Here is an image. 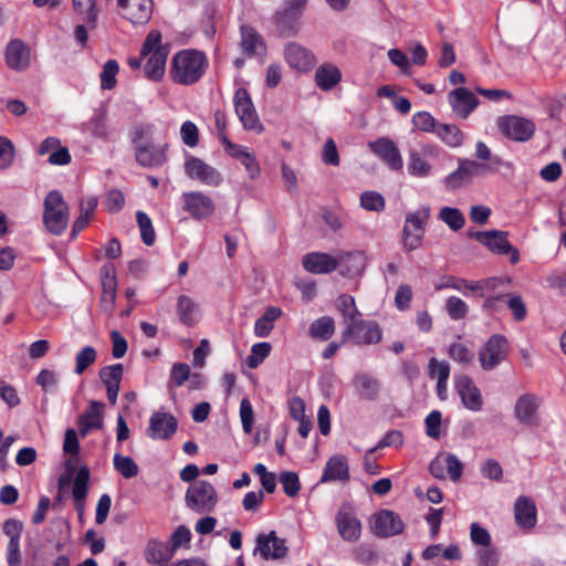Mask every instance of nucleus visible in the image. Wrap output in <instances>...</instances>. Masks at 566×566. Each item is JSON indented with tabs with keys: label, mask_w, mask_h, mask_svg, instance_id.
<instances>
[{
	"label": "nucleus",
	"mask_w": 566,
	"mask_h": 566,
	"mask_svg": "<svg viewBox=\"0 0 566 566\" xmlns=\"http://www.w3.org/2000/svg\"><path fill=\"white\" fill-rule=\"evenodd\" d=\"M428 375L430 378L437 381L449 380L450 377V365L446 360H438L431 358L428 364Z\"/></svg>",
	"instance_id": "nucleus-56"
},
{
	"label": "nucleus",
	"mask_w": 566,
	"mask_h": 566,
	"mask_svg": "<svg viewBox=\"0 0 566 566\" xmlns=\"http://www.w3.org/2000/svg\"><path fill=\"white\" fill-rule=\"evenodd\" d=\"M136 220L140 230V237L143 242L148 247L153 245L156 240V233L153 227L151 219L148 217L146 212L137 211Z\"/></svg>",
	"instance_id": "nucleus-46"
},
{
	"label": "nucleus",
	"mask_w": 566,
	"mask_h": 566,
	"mask_svg": "<svg viewBox=\"0 0 566 566\" xmlns=\"http://www.w3.org/2000/svg\"><path fill=\"white\" fill-rule=\"evenodd\" d=\"M184 210L196 220H207L216 212V203L201 191H189L182 195Z\"/></svg>",
	"instance_id": "nucleus-13"
},
{
	"label": "nucleus",
	"mask_w": 566,
	"mask_h": 566,
	"mask_svg": "<svg viewBox=\"0 0 566 566\" xmlns=\"http://www.w3.org/2000/svg\"><path fill=\"white\" fill-rule=\"evenodd\" d=\"M128 136L134 145L135 160L140 167L158 169L168 163L170 145L165 127L150 122H139L132 125Z\"/></svg>",
	"instance_id": "nucleus-1"
},
{
	"label": "nucleus",
	"mask_w": 566,
	"mask_h": 566,
	"mask_svg": "<svg viewBox=\"0 0 566 566\" xmlns=\"http://www.w3.org/2000/svg\"><path fill=\"white\" fill-rule=\"evenodd\" d=\"M454 386L458 395L461 398L463 406L474 412L482 410L483 397L474 384V381L467 375L455 377Z\"/></svg>",
	"instance_id": "nucleus-17"
},
{
	"label": "nucleus",
	"mask_w": 566,
	"mask_h": 566,
	"mask_svg": "<svg viewBox=\"0 0 566 566\" xmlns=\"http://www.w3.org/2000/svg\"><path fill=\"white\" fill-rule=\"evenodd\" d=\"M436 134L449 147L458 148L463 144L464 134L453 124H439Z\"/></svg>",
	"instance_id": "nucleus-38"
},
{
	"label": "nucleus",
	"mask_w": 566,
	"mask_h": 566,
	"mask_svg": "<svg viewBox=\"0 0 566 566\" xmlns=\"http://www.w3.org/2000/svg\"><path fill=\"white\" fill-rule=\"evenodd\" d=\"M185 172L190 179L212 187L219 186L223 180L222 175L214 167L195 156H189L186 159Z\"/></svg>",
	"instance_id": "nucleus-14"
},
{
	"label": "nucleus",
	"mask_w": 566,
	"mask_h": 566,
	"mask_svg": "<svg viewBox=\"0 0 566 566\" xmlns=\"http://www.w3.org/2000/svg\"><path fill=\"white\" fill-rule=\"evenodd\" d=\"M233 105L235 113L245 130H252L256 134L263 132V125L260 122L251 95L247 88L240 87L235 91Z\"/></svg>",
	"instance_id": "nucleus-7"
},
{
	"label": "nucleus",
	"mask_w": 566,
	"mask_h": 566,
	"mask_svg": "<svg viewBox=\"0 0 566 566\" xmlns=\"http://www.w3.org/2000/svg\"><path fill=\"white\" fill-rule=\"evenodd\" d=\"M180 137L188 147H196L199 144V129L191 120H186L180 127Z\"/></svg>",
	"instance_id": "nucleus-58"
},
{
	"label": "nucleus",
	"mask_w": 566,
	"mask_h": 566,
	"mask_svg": "<svg viewBox=\"0 0 566 566\" xmlns=\"http://www.w3.org/2000/svg\"><path fill=\"white\" fill-rule=\"evenodd\" d=\"M124 368L122 364H114L103 367L99 370V378L106 388H119Z\"/></svg>",
	"instance_id": "nucleus-41"
},
{
	"label": "nucleus",
	"mask_w": 566,
	"mask_h": 566,
	"mask_svg": "<svg viewBox=\"0 0 566 566\" xmlns=\"http://www.w3.org/2000/svg\"><path fill=\"white\" fill-rule=\"evenodd\" d=\"M208 66V57L202 51L185 49L172 56L169 74L174 83L188 86L199 82Z\"/></svg>",
	"instance_id": "nucleus-2"
},
{
	"label": "nucleus",
	"mask_w": 566,
	"mask_h": 566,
	"mask_svg": "<svg viewBox=\"0 0 566 566\" xmlns=\"http://www.w3.org/2000/svg\"><path fill=\"white\" fill-rule=\"evenodd\" d=\"M353 255V253H340L338 256H333L325 252H310L302 258V265L305 271L312 274H329L334 272L346 258Z\"/></svg>",
	"instance_id": "nucleus-10"
},
{
	"label": "nucleus",
	"mask_w": 566,
	"mask_h": 566,
	"mask_svg": "<svg viewBox=\"0 0 566 566\" xmlns=\"http://www.w3.org/2000/svg\"><path fill=\"white\" fill-rule=\"evenodd\" d=\"M344 336H349L355 344H376L381 339V331L374 322L357 319L349 323Z\"/></svg>",
	"instance_id": "nucleus-21"
},
{
	"label": "nucleus",
	"mask_w": 566,
	"mask_h": 566,
	"mask_svg": "<svg viewBox=\"0 0 566 566\" xmlns=\"http://www.w3.org/2000/svg\"><path fill=\"white\" fill-rule=\"evenodd\" d=\"M470 539L474 545L482 546V548L491 545V535L489 531L476 522H473L470 525Z\"/></svg>",
	"instance_id": "nucleus-61"
},
{
	"label": "nucleus",
	"mask_w": 566,
	"mask_h": 566,
	"mask_svg": "<svg viewBox=\"0 0 566 566\" xmlns=\"http://www.w3.org/2000/svg\"><path fill=\"white\" fill-rule=\"evenodd\" d=\"M283 315L277 306H269L254 323V334L258 337H268L274 328V322Z\"/></svg>",
	"instance_id": "nucleus-33"
},
{
	"label": "nucleus",
	"mask_w": 566,
	"mask_h": 566,
	"mask_svg": "<svg viewBox=\"0 0 566 566\" xmlns=\"http://www.w3.org/2000/svg\"><path fill=\"white\" fill-rule=\"evenodd\" d=\"M448 102L454 115L465 119L478 106V97L468 88L459 87L448 94Z\"/></svg>",
	"instance_id": "nucleus-24"
},
{
	"label": "nucleus",
	"mask_w": 566,
	"mask_h": 566,
	"mask_svg": "<svg viewBox=\"0 0 566 566\" xmlns=\"http://www.w3.org/2000/svg\"><path fill=\"white\" fill-rule=\"evenodd\" d=\"M358 396L363 399L373 400L379 392V382L368 374H358L353 380Z\"/></svg>",
	"instance_id": "nucleus-35"
},
{
	"label": "nucleus",
	"mask_w": 566,
	"mask_h": 566,
	"mask_svg": "<svg viewBox=\"0 0 566 566\" xmlns=\"http://www.w3.org/2000/svg\"><path fill=\"white\" fill-rule=\"evenodd\" d=\"M122 9V15L133 25H145L153 15V0H126L118 3Z\"/></svg>",
	"instance_id": "nucleus-18"
},
{
	"label": "nucleus",
	"mask_w": 566,
	"mask_h": 566,
	"mask_svg": "<svg viewBox=\"0 0 566 566\" xmlns=\"http://www.w3.org/2000/svg\"><path fill=\"white\" fill-rule=\"evenodd\" d=\"M537 403L532 395L521 396L515 405V416L523 423H532L536 413Z\"/></svg>",
	"instance_id": "nucleus-37"
},
{
	"label": "nucleus",
	"mask_w": 566,
	"mask_h": 566,
	"mask_svg": "<svg viewBox=\"0 0 566 566\" xmlns=\"http://www.w3.org/2000/svg\"><path fill=\"white\" fill-rule=\"evenodd\" d=\"M97 353L94 347L87 345L83 347L75 357V373L82 375L95 360Z\"/></svg>",
	"instance_id": "nucleus-54"
},
{
	"label": "nucleus",
	"mask_w": 566,
	"mask_h": 566,
	"mask_svg": "<svg viewBox=\"0 0 566 566\" xmlns=\"http://www.w3.org/2000/svg\"><path fill=\"white\" fill-rule=\"evenodd\" d=\"M413 301V290L409 284H401L398 286L394 303L398 311L407 312L411 308V304Z\"/></svg>",
	"instance_id": "nucleus-51"
},
{
	"label": "nucleus",
	"mask_w": 566,
	"mask_h": 566,
	"mask_svg": "<svg viewBox=\"0 0 566 566\" xmlns=\"http://www.w3.org/2000/svg\"><path fill=\"white\" fill-rule=\"evenodd\" d=\"M430 209L421 207L406 216L401 243L406 251H413L422 244Z\"/></svg>",
	"instance_id": "nucleus-5"
},
{
	"label": "nucleus",
	"mask_w": 566,
	"mask_h": 566,
	"mask_svg": "<svg viewBox=\"0 0 566 566\" xmlns=\"http://www.w3.org/2000/svg\"><path fill=\"white\" fill-rule=\"evenodd\" d=\"M370 532L380 538L389 537V510L382 509L373 514L368 521Z\"/></svg>",
	"instance_id": "nucleus-40"
},
{
	"label": "nucleus",
	"mask_w": 566,
	"mask_h": 566,
	"mask_svg": "<svg viewBox=\"0 0 566 566\" xmlns=\"http://www.w3.org/2000/svg\"><path fill=\"white\" fill-rule=\"evenodd\" d=\"M439 218L452 230H460L465 223L461 211L451 207H443L439 212Z\"/></svg>",
	"instance_id": "nucleus-53"
},
{
	"label": "nucleus",
	"mask_w": 566,
	"mask_h": 566,
	"mask_svg": "<svg viewBox=\"0 0 566 566\" xmlns=\"http://www.w3.org/2000/svg\"><path fill=\"white\" fill-rule=\"evenodd\" d=\"M444 308L448 316L453 321L463 319L469 312L468 304L458 296L448 297L446 300Z\"/></svg>",
	"instance_id": "nucleus-49"
},
{
	"label": "nucleus",
	"mask_w": 566,
	"mask_h": 566,
	"mask_svg": "<svg viewBox=\"0 0 566 566\" xmlns=\"http://www.w3.org/2000/svg\"><path fill=\"white\" fill-rule=\"evenodd\" d=\"M336 525L340 537L347 542L357 541L361 534L360 521L349 505H343L339 509L336 515Z\"/></svg>",
	"instance_id": "nucleus-20"
},
{
	"label": "nucleus",
	"mask_w": 566,
	"mask_h": 566,
	"mask_svg": "<svg viewBox=\"0 0 566 566\" xmlns=\"http://www.w3.org/2000/svg\"><path fill=\"white\" fill-rule=\"evenodd\" d=\"M514 517L517 526L525 531L535 527L537 523V509L533 499L521 495L514 504Z\"/></svg>",
	"instance_id": "nucleus-25"
},
{
	"label": "nucleus",
	"mask_w": 566,
	"mask_h": 566,
	"mask_svg": "<svg viewBox=\"0 0 566 566\" xmlns=\"http://www.w3.org/2000/svg\"><path fill=\"white\" fill-rule=\"evenodd\" d=\"M177 429L178 420L174 415L156 411L149 418L147 436L153 440H169Z\"/></svg>",
	"instance_id": "nucleus-16"
},
{
	"label": "nucleus",
	"mask_w": 566,
	"mask_h": 566,
	"mask_svg": "<svg viewBox=\"0 0 566 566\" xmlns=\"http://www.w3.org/2000/svg\"><path fill=\"white\" fill-rule=\"evenodd\" d=\"M509 346L505 337L492 335L479 350V360L484 370H492L500 365L507 355Z\"/></svg>",
	"instance_id": "nucleus-12"
},
{
	"label": "nucleus",
	"mask_w": 566,
	"mask_h": 566,
	"mask_svg": "<svg viewBox=\"0 0 566 566\" xmlns=\"http://www.w3.org/2000/svg\"><path fill=\"white\" fill-rule=\"evenodd\" d=\"M242 52L248 56L264 54L266 51L265 42L262 35L251 25L242 24L240 27Z\"/></svg>",
	"instance_id": "nucleus-27"
},
{
	"label": "nucleus",
	"mask_w": 566,
	"mask_h": 566,
	"mask_svg": "<svg viewBox=\"0 0 566 566\" xmlns=\"http://www.w3.org/2000/svg\"><path fill=\"white\" fill-rule=\"evenodd\" d=\"M337 308L342 312L344 318L348 321V324L356 322L357 316H359L355 300L352 295L342 294L337 298Z\"/></svg>",
	"instance_id": "nucleus-52"
},
{
	"label": "nucleus",
	"mask_w": 566,
	"mask_h": 566,
	"mask_svg": "<svg viewBox=\"0 0 566 566\" xmlns=\"http://www.w3.org/2000/svg\"><path fill=\"white\" fill-rule=\"evenodd\" d=\"M240 419L245 433H251L253 428L254 412L251 401L243 398L240 402Z\"/></svg>",
	"instance_id": "nucleus-62"
},
{
	"label": "nucleus",
	"mask_w": 566,
	"mask_h": 566,
	"mask_svg": "<svg viewBox=\"0 0 566 566\" xmlns=\"http://www.w3.org/2000/svg\"><path fill=\"white\" fill-rule=\"evenodd\" d=\"M335 332V323L331 316H322L315 319L308 329V334L314 339L327 340Z\"/></svg>",
	"instance_id": "nucleus-39"
},
{
	"label": "nucleus",
	"mask_w": 566,
	"mask_h": 566,
	"mask_svg": "<svg viewBox=\"0 0 566 566\" xmlns=\"http://www.w3.org/2000/svg\"><path fill=\"white\" fill-rule=\"evenodd\" d=\"M471 237L476 239L493 253L510 255L512 264H516L520 261V252L510 243L507 232L499 230L478 231L471 234Z\"/></svg>",
	"instance_id": "nucleus-8"
},
{
	"label": "nucleus",
	"mask_w": 566,
	"mask_h": 566,
	"mask_svg": "<svg viewBox=\"0 0 566 566\" xmlns=\"http://www.w3.org/2000/svg\"><path fill=\"white\" fill-rule=\"evenodd\" d=\"M446 473L453 482L458 481L463 472V464L453 453H443Z\"/></svg>",
	"instance_id": "nucleus-59"
},
{
	"label": "nucleus",
	"mask_w": 566,
	"mask_h": 566,
	"mask_svg": "<svg viewBox=\"0 0 566 566\" xmlns=\"http://www.w3.org/2000/svg\"><path fill=\"white\" fill-rule=\"evenodd\" d=\"M179 321L188 326H195L199 321L198 305L187 295H180L177 302Z\"/></svg>",
	"instance_id": "nucleus-34"
},
{
	"label": "nucleus",
	"mask_w": 566,
	"mask_h": 566,
	"mask_svg": "<svg viewBox=\"0 0 566 566\" xmlns=\"http://www.w3.org/2000/svg\"><path fill=\"white\" fill-rule=\"evenodd\" d=\"M270 343H256L251 348V354L248 356L247 364L250 368H256L271 353Z\"/></svg>",
	"instance_id": "nucleus-55"
},
{
	"label": "nucleus",
	"mask_w": 566,
	"mask_h": 566,
	"mask_svg": "<svg viewBox=\"0 0 566 566\" xmlns=\"http://www.w3.org/2000/svg\"><path fill=\"white\" fill-rule=\"evenodd\" d=\"M284 57L289 66L298 72H307L316 64L314 53L295 42L285 45Z\"/></svg>",
	"instance_id": "nucleus-22"
},
{
	"label": "nucleus",
	"mask_w": 566,
	"mask_h": 566,
	"mask_svg": "<svg viewBox=\"0 0 566 566\" xmlns=\"http://www.w3.org/2000/svg\"><path fill=\"white\" fill-rule=\"evenodd\" d=\"M497 127L507 138L516 142L531 139L535 132V124L531 119L516 115L500 117Z\"/></svg>",
	"instance_id": "nucleus-11"
},
{
	"label": "nucleus",
	"mask_w": 566,
	"mask_h": 566,
	"mask_svg": "<svg viewBox=\"0 0 566 566\" xmlns=\"http://www.w3.org/2000/svg\"><path fill=\"white\" fill-rule=\"evenodd\" d=\"M300 17L294 12H290L284 7L276 11L274 15V22L282 35H293L298 30Z\"/></svg>",
	"instance_id": "nucleus-36"
},
{
	"label": "nucleus",
	"mask_w": 566,
	"mask_h": 566,
	"mask_svg": "<svg viewBox=\"0 0 566 566\" xmlns=\"http://www.w3.org/2000/svg\"><path fill=\"white\" fill-rule=\"evenodd\" d=\"M449 357L461 365H469L474 358V353L470 346L462 342H454L449 346Z\"/></svg>",
	"instance_id": "nucleus-42"
},
{
	"label": "nucleus",
	"mask_w": 566,
	"mask_h": 566,
	"mask_svg": "<svg viewBox=\"0 0 566 566\" xmlns=\"http://www.w3.org/2000/svg\"><path fill=\"white\" fill-rule=\"evenodd\" d=\"M360 206L368 211L385 209V198L377 191H365L360 195Z\"/></svg>",
	"instance_id": "nucleus-57"
},
{
	"label": "nucleus",
	"mask_w": 566,
	"mask_h": 566,
	"mask_svg": "<svg viewBox=\"0 0 566 566\" xmlns=\"http://www.w3.org/2000/svg\"><path fill=\"white\" fill-rule=\"evenodd\" d=\"M489 170V166L475 160L461 158L458 168L443 179V185L448 190H457L468 186L474 176Z\"/></svg>",
	"instance_id": "nucleus-9"
},
{
	"label": "nucleus",
	"mask_w": 566,
	"mask_h": 566,
	"mask_svg": "<svg viewBox=\"0 0 566 566\" xmlns=\"http://www.w3.org/2000/svg\"><path fill=\"white\" fill-rule=\"evenodd\" d=\"M174 553L163 542L149 539L145 547L144 557L148 564L155 566H167L172 558Z\"/></svg>",
	"instance_id": "nucleus-29"
},
{
	"label": "nucleus",
	"mask_w": 566,
	"mask_h": 566,
	"mask_svg": "<svg viewBox=\"0 0 566 566\" xmlns=\"http://www.w3.org/2000/svg\"><path fill=\"white\" fill-rule=\"evenodd\" d=\"M142 56H147L148 54H153L154 52L161 51L169 53V49L167 45L163 44V35L158 30H151L145 38L142 45Z\"/></svg>",
	"instance_id": "nucleus-44"
},
{
	"label": "nucleus",
	"mask_w": 566,
	"mask_h": 566,
	"mask_svg": "<svg viewBox=\"0 0 566 566\" xmlns=\"http://www.w3.org/2000/svg\"><path fill=\"white\" fill-rule=\"evenodd\" d=\"M279 481L283 486L284 493L289 497H295L298 495L301 491V482L297 473L293 471H283L279 476Z\"/></svg>",
	"instance_id": "nucleus-50"
},
{
	"label": "nucleus",
	"mask_w": 566,
	"mask_h": 566,
	"mask_svg": "<svg viewBox=\"0 0 566 566\" xmlns=\"http://www.w3.org/2000/svg\"><path fill=\"white\" fill-rule=\"evenodd\" d=\"M168 54L169 53L161 51L148 54L143 69L144 76L149 81L159 82L165 75Z\"/></svg>",
	"instance_id": "nucleus-32"
},
{
	"label": "nucleus",
	"mask_w": 566,
	"mask_h": 566,
	"mask_svg": "<svg viewBox=\"0 0 566 566\" xmlns=\"http://www.w3.org/2000/svg\"><path fill=\"white\" fill-rule=\"evenodd\" d=\"M185 502L196 513H210L218 503V494L210 482L200 480L188 488Z\"/></svg>",
	"instance_id": "nucleus-6"
},
{
	"label": "nucleus",
	"mask_w": 566,
	"mask_h": 566,
	"mask_svg": "<svg viewBox=\"0 0 566 566\" xmlns=\"http://www.w3.org/2000/svg\"><path fill=\"white\" fill-rule=\"evenodd\" d=\"M4 60L9 69L25 71L31 62L30 46L20 39L11 40L6 46Z\"/></svg>",
	"instance_id": "nucleus-19"
},
{
	"label": "nucleus",
	"mask_w": 566,
	"mask_h": 566,
	"mask_svg": "<svg viewBox=\"0 0 566 566\" xmlns=\"http://www.w3.org/2000/svg\"><path fill=\"white\" fill-rule=\"evenodd\" d=\"M413 126L422 132H436L438 125L434 117L428 112H418L412 116Z\"/></svg>",
	"instance_id": "nucleus-64"
},
{
	"label": "nucleus",
	"mask_w": 566,
	"mask_h": 566,
	"mask_svg": "<svg viewBox=\"0 0 566 566\" xmlns=\"http://www.w3.org/2000/svg\"><path fill=\"white\" fill-rule=\"evenodd\" d=\"M349 469L347 460L343 455H334L326 462L321 482L328 481H348Z\"/></svg>",
	"instance_id": "nucleus-30"
},
{
	"label": "nucleus",
	"mask_w": 566,
	"mask_h": 566,
	"mask_svg": "<svg viewBox=\"0 0 566 566\" xmlns=\"http://www.w3.org/2000/svg\"><path fill=\"white\" fill-rule=\"evenodd\" d=\"M500 283L501 280L497 277L468 281L465 279L453 275H444L436 282L434 289L437 291L452 289L460 292L464 296H483L485 292L494 291Z\"/></svg>",
	"instance_id": "nucleus-4"
},
{
	"label": "nucleus",
	"mask_w": 566,
	"mask_h": 566,
	"mask_svg": "<svg viewBox=\"0 0 566 566\" xmlns=\"http://www.w3.org/2000/svg\"><path fill=\"white\" fill-rule=\"evenodd\" d=\"M114 468L125 478L130 479L138 474L139 468L137 463L130 458L115 453L114 455Z\"/></svg>",
	"instance_id": "nucleus-47"
},
{
	"label": "nucleus",
	"mask_w": 566,
	"mask_h": 566,
	"mask_svg": "<svg viewBox=\"0 0 566 566\" xmlns=\"http://www.w3.org/2000/svg\"><path fill=\"white\" fill-rule=\"evenodd\" d=\"M190 541H191L190 530L185 525H180L170 535V538H169L170 549L175 554V552L179 547H181L182 545H188L190 543Z\"/></svg>",
	"instance_id": "nucleus-63"
},
{
	"label": "nucleus",
	"mask_w": 566,
	"mask_h": 566,
	"mask_svg": "<svg viewBox=\"0 0 566 566\" xmlns=\"http://www.w3.org/2000/svg\"><path fill=\"white\" fill-rule=\"evenodd\" d=\"M74 10L84 15V21L92 28L97 21L96 0H72Z\"/></svg>",
	"instance_id": "nucleus-43"
},
{
	"label": "nucleus",
	"mask_w": 566,
	"mask_h": 566,
	"mask_svg": "<svg viewBox=\"0 0 566 566\" xmlns=\"http://www.w3.org/2000/svg\"><path fill=\"white\" fill-rule=\"evenodd\" d=\"M119 71V64L116 60H108L99 74L101 87L103 90H113L116 86V75Z\"/></svg>",
	"instance_id": "nucleus-48"
},
{
	"label": "nucleus",
	"mask_w": 566,
	"mask_h": 566,
	"mask_svg": "<svg viewBox=\"0 0 566 566\" xmlns=\"http://www.w3.org/2000/svg\"><path fill=\"white\" fill-rule=\"evenodd\" d=\"M43 223L46 230L61 235L69 223V206L59 190H51L44 199Z\"/></svg>",
	"instance_id": "nucleus-3"
},
{
	"label": "nucleus",
	"mask_w": 566,
	"mask_h": 566,
	"mask_svg": "<svg viewBox=\"0 0 566 566\" xmlns=\"http://www.w3.org/2000/svg\"><path fill=\"white\" fill-rule=\"evenodd\" d=\"M102 296L99 301L101 310L107 315H112L117 292L116 268L113 263H105L101 269Z\"/></svg>",
	"instance_id": "nucleus-15"
},
{
	"label": "nucleus",
	"mask_w": 566,
	"mask_h": 566,
	"mask_svg": "<svg viewBox=\"0 0 566 566\" xmlns=\"http://www.w3.org/2000/svg\"><path fill=\"white\" fill-rule=\"evenodd\" d=\"M340 81L342 72L332 63H324L315 71V83L324 92L332 91Z\"/></svg>",
	"instance_id": "nucleus-31"
},
{
	"label": "nucleus",
	"mask_w": 566,
	"mask_h": 566,
	"mask_svg": "<svg viewBox=\"0 0 566 566\" xmlns=\"http://www.w3.org/2000/svg\"><path fill=\"white\" fill-rule=\"evenodd\" d=\"M104 403L92 400L90 407L77 419L78 430L82 437H85L93 429L103 427Z\"/></svg>",
	"instance_id": "nucleus-26"
},
{
	"label": "nucleus",
	"mask_w": 566,
	"mask_h": 566,
	"mask_svg": "<svg viewBox=\"0 0 566 566\" xmlns=\"http://www.w3.org/2000/svg\"><path fill=\"white\" fill-rule=\"evenodd\" d=\"M407 168L410 175L419 178L427 177L431 172V166L416 150L410 151Z\"/></svg>",
	"instance_id": "nucleus-45"
},
{
	"label": "nucleus",
	"mask_w": 566,
	"mask_h": 566,
	"mask_svg": "<svg viewBox=\"0 0 566 566\" xmlns=\"http://www.w3.org/2000/svg\"><path fill=\"white\" fill-rule=\"evenodd\" d=\"M255 552H260L263 559H279L283 558L287 554V546L285 539L276 536L275 531H271L269 534H260L256 538Z\"/></svg>",
	"instance_id": "nucleus-23"
},
{
	"label": "nucleus",
	"mask_w": 566,
	"mask_h": 566,
	"mask_svg": "<svg viewBox=\"0 0 566 566\" xmlns=\"http://www.w3.org/2000/svg\"><path fill=\"white\" fill-rule=\"evenodd\" d=\"M90 476V469L84 465L78 469L73 482L72 496L74 501V507L81 514L84 510L85 500L88 493Z\"/></svg>",
	"instance_id": "nucleus-28"
},
{
	"label": "nucleus",
	"mask_w": 566,
	"mask_h": 566,
	"mask_svg": "<svg viewBox=\"0 0 566 566\" xmlns=\"http://www.w3.org/2000/svg\"><path fill=\"white\" fill-rule=\"evenodd\" d=\"M14 160V145L4 137L0 136V169L9 168Z\"/></svg>",
	"instance_id": "nucleus-60"
}]
</instances>
